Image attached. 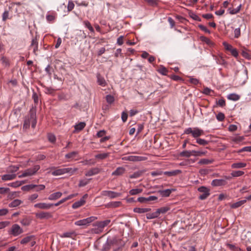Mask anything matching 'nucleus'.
<instances>
[{
  "instance_id": "bb28decb",
  "label": "nucleus",
  "mask_w": 251,
  "mask_h": 251,
  "mask_svg": "<svg viewBox=\"0 0 251 251\" xmlns=\"http://www.w3.org/2000/svg\"><path fill=\"white\" fill-rule=\"evenodd\" d=\"M125 169L123 167H118L112 173V176H120L124 173Z\"/></svg>"
},
{
  "instance_id": "423d86ee",
  "label": "nucleus",
  "mask_w": 251,
  "mask_h": 251,
  "mask_svg": "<svg viewBox=\"0 0 251 251\" xmlns=\"http://www.w3.org/2000/svg\"><path fill=\"white\" fill-rule=\"evenodd\" d=\"M23 232V229L19 225L15 224L12 225L9 233L14 236H17Z\"/></svg>"
},
{
  "instance_id": "8fccbe9b",
  "label": "nucleus",
  "mask_w": 251,
  "mask_h": 251,
  "mask_svg": "<svg viewBox=\"0 0 251 251\" xmlns=\"http://www.w3.org/2000/svg\"><path fill=\"white\" fill-rule=\"evenodd\" d=\"M78 152L76 151H74L72 152H71L70 153H68L65 155V158L67 159H70V158H73L76 156V155H77Z\"/></svg>"
},
{
  "instance_id": "603ef678",
  "label": "nucleus",
  "mask_w": 251,
  "mask_h": 251,
  "mask_svg": "<svg viewBox=\"0 0 251 251\" xmlns=\"http://www.w3.org/2000/svg\"><path fill=\"white\" fill-rule=\"evenodd\" d=\"M244 174V172L242 171H234L231 173V175L233 177H238L241 176Z\"/></svg>"
},
{
  "instance_id": "dca6fc26",
  "label": "nucleus",
  "mask_w": 251,
  "mask_h": 251,
  "mask_svg": "<svg viewBox=\"0 0 251 251\" xmlns=\"http://www.w3.org/2000/svg\"><path fill=\"white\" fill-rule=\"evenodd\" d=\"M38 43L36 37L33 38L31 41L30 48H33V53L36 55L37 54L36 52L38 50Z\"/></svg>"
},
{
  "instance_id": "774afa93",
  "label": "nucleus",
  "mask_w": 251,
  "mask_h": 251,
  "mask_svg": "<svg viewBox=\"0 0 251 251\" xmlns=\"http://www.w3.org/2000/svg\"><path fill=\"white\" fill-rule=\"evenodd\" d=\"M234 37L236 38H239V37L240 36L241 32H240V28H235L234 30Z\"/></svg>"
},
{
  "instance_id": "c03bdc74",
  "label": "nucleus",
  "mask_w": 251,
  "mask_h": 251,
  "mask_svg": "<svg viewBox=\"0 0 251 251\" xmlns=\"http://www.w3.org/2000/svg\"><path fill=\"white\" fill-rule=\"evenodd\" d=\"M213 161H214L213 159H208L203 158V159H201L199 161V164L207 165V164H209L213 163Z\"/></svg>"
},
{
  "instance_id": "6e6552de",
  "label": "nucleus",
  "mask_w": 251,
  "mask_h": 251,
  "mask_svg": "<svg viewBox=\"0 0 251 251\" xmlns=\"http://www.w3.org/2000/svg\"><path fill=\"white\" fill-rule=\"evenodd\" d=\"M101 195L104 196H107L110 199H114L121 196V193H117L112 191H103Z\"/></svg>"
},
{
  "instance_id": "7ed1b4c3",
  "label": "nucleus",
  "mask_w": 251,
  "mask_h": 251,
  "mask_svg": "<svg viewBox=\"0 0 251 251\" xmlns=\"http://www.w3.org/2000/svg\"><path fill=\"white\" fill-rule=\"evenodd\" d=\"M40 169V166L39 165H35L32 168L25 170L21 175L19 176V177L22 178L34 175Z\"/></svg>"
},
{
  "instance_id": "9b49d317",
  "label": "nucleus",
  "mask_w": 251,
  "mask_h": 251,
  "mask_svg": "<svg viewBox=\"0 0 251 251\" xmlns=\"http://www.w3.org/2000/svg\"><path fill=\"white\" fill-rule=\"evenodd\" d=\"M88 197L87 194L83 195L80 200L77 201L75 202L72 205V208L74 209L77 208L82 205H84L85 203V199Z\"/></svg>"
},
{
  "instance_id": "338daca9",
  "label": "nucleus",
  "mask_w": 251,
  "mask_h": 251,
  "mask_svg": "<svg viewBox=\"0 0 251 251\" xmlns=\"http://www.w3.org/2000/svg\"><path fill=\"white\" fill-rule=\"evenodd\" d=\"M244 139V136H238L233 138L232 139V141L233 142L238 143L242 141Z\"/></svg>"
},
{
  "instance_id": "e433bc0d",
  "label": "nucleus",
  "mask_w": 251,
  "mask_h": 251,
  "mask_svg": "<svg viewBox=\"0 0 251 251\" xmlns=\"http://www.w3.org/2000/svg\"><path fill=\"white\" fill-rule=\"evenodd\" d=\"M157 71L163 75H167L168 70L163 66H160L159 68L157 70Z\"/></svg>"
},
{
  "instance_id": "4d7b16f0",
  "label": "nucleus",
  "mask_w": 251,
  "mask_h": 251,
  "mask_svg": "<svg viewBox=\"0 0 251 251\" xmlns=\"http://www.w3.org/2000/svg\"><path fill=\"white\" fill-rule=\"evenodd\" d=\"M32 98L34 100V102L35 103V107L38 104L39 102V98L38 96L36 93H35L34 91H33Z\"/></svg>"
},
{
  "instance_id": "09e8293b",
  "label": "nucleus",
  "mask_w": 251,
  "mask_h": 251,
  "mask_svg": "<svg viewBox=\"0 0 251 251\" xmlns=\"http://www.w3.org/2000/svg\"><path fill=\"white\" fill-rule=\"evenodd\" d=\"M196 143L200 145L205 146L208 144L209 141L201 138H197Z\"/></svg>"
},
{
  "instance_id": "c756f323",
  "label": "nucleus",
  "mask_w": 251,
  "mask_h": 251,
  "mask_svg": "<svg viewBox=\"0 0 251 251\" xmlns=\"http://www.w3.org/2000/svg\"><path fill=\"white\" fill-rule=\"evenodd\" d=\"M64 174H70L71 175H73L75 172L77 171V168H63Z\"/></svg>"
},
{
  "instance_id": "72a5a7b5",
  "label": "nucleus",
  "mask_w": 251,
  "mask_h": 251,
  "mask_svg": "<svg viewBox=\"0 0 251 251\" xmlns=\"http://www.w3.org/2000/svg\"><path fill=\"white\" fill-rule=\"evenodd\" d=\"M170 210V207L169 206L161 207L160 208L157 209V211L159 216L161 214H165Z\"/></svg>"
},
{
  "instance_id": "4be33fe9",
  "label": "nucleus",
  "mask_w": 251,
  "mask_h": 251,
  "mask_svg": "<svg viewBox=\"0 0 251 251\" xmlns=\"http://www.w3.org/2000/svg\"><path fill=\"white\" fill-rule=\"evenodd\" d=\"M180 173H181V171L179 170H176L171 171H166L163 172V174L169 176H176Z\"/></svg>"
},
{
  "instance_id": "69168bd1",
  "label": "nucleus",
  "mask_w": 251,
  "mask_h": 251,
  "mask_svg": "<svg viewBox=\"0 0 251 251\" xmlns=\"http://www.w3.org/2000/svg\"><path fill=\"white\" fill-rule=\"evenodd\" d=\"M216 103L220 106L223 107L226 105V101L224 99H221L219 100L218 101H217Z\"/></svg>"
},
{
  "instance_id": "7c9ffc66",
  "label": "nucleus",
  "mask_w": 251,
  "mask_h": 251,
  "mask_svg": "<svg viewBox=\"0 0 251 251\" xmlns=\"http://www.w3.org/2000/svg\"><path fill=\"white\" fill-rule=\"evenodd\" d=\"M246 202V200H243L233 203L231 204V207L232 208H237Z\"/></svg>"
},
{
  "instance_id": "f257e3e1",
  "label": "nucleus",
  "mask_w": 251,
  "mask_h": 251,
  "mask_svg": "<svg viewBox=\"0 0 251 251\" xmlns=\"http://www.w3.org/2000/svg\"><path fill=\"white\" fill-rule=\"evenodd\" d=\"M110 223V220H106L102 221H97L93 224L95 227L93 229V230L95 233L101 232L103 231V228L108 226Z\"/></svg>"
},
{
  "instance_id": "a18cd8bd",
  "label": "nucleus",
  "mask_w": 251,
  "mask_h": 251,
  "mask_svg": "<svg viewBox=\"0 0 251 251\" xmlns=\"http://www.w3.org/2000/svg\"><path fill=\"white\" fill-rule=\"evenodd\" d=\"M51 174L53 176H59L64 174V169H58L54 170V171L51 172Z\"/></svg>"
},
{
  "instance_id": "1a4fd4ad",
  "label": "nucleus",
  "mask_w": 251,
  "mask_h": 251,
  "mask_svg": "<svg viewBox=\"0 0 251 251\" xmlns=\"http://www.w3.org/2000/svg\"><path fill=\"white\" fill-rule=\"evenodd\" d=\"M158 199V198L154 196H151L148 197H139L137 201L140 203H148L151 201H156Z\"/></svg>"
},
{
  "instance_id": "a878e982",
  "label": "nucleus",
  "mask_w": 251,
  "mask_h": 251,
  "mask_svg": "<svg viewBox=\"0 0 251 251\" xmlns=\"http://www.w3.org/2000/svg\"><path fill=\"white\" fill-rule=\"evenodd\" d=\"M27 119H29V120H32L36 119V108L32 107L29 111V117Z\"/></svg>"
},
{
  "instance_id": "20e7f679",
  "label": "nucleus",
  "mask_w": 251,
  "mask_h": 251,
  "mask_svg": "<svg viewBox=\"0 0 251 251\" xmlns=\"http://www.w3.org/2000/svg\"><path fill=\"white\" fill-rule=\"evenodd\" d=\"M110 244H112L113 251H118L121 250L125 245L124 242L120 238H114L110 240Z\"/></svg>"
},
{
  "instance_id": "a211bd4d",
  "label": "nucleus",
  "mask_w": 251,
  "mask_h": 251,
  "mask_svg": "<svg viewBox=\"0 0 251 251\" xmlns=\"http://www.w3.org/2000/svg\"><path fill=\"white\" fill-rule=\"evenodd\" d=\"M175 191V190L173 189H167L163 190H159L158 192L160 194V195L162 197H167L170 195V194H171V193L173 191Z\"/></svg>"
},
{
  "instance_id": "5fc2aeb1",
  "label": "nucleus",
  "mask_w": 251,
  "mask_h": 251,
  "mask_svg": "<svg viewBox=\"0 0 251 251\" xmlns=\"http://www.w3.org/2000/svg\"><path fill=\"white\" fill-rule=\"evenodd\" d=\"M242 56L246 58H248V59H249L251 57V53L250 51L247 50H243L242 51V53H241Z\"/></svg>"
},
{
  "instance_id": "bf43d9fd",
  "label": "nucleus",
  "mask_w": 251,
  "mask_h": 251,
  "mask_svg": "<svg viewBox=\"0 0 251 251\" xmlns=\"http://www.w3.org/2000/svg\"><path fill=\"white\" fill-rule=\"evenodd\" d=\"M216 119L220 122L223 121L225 119V116L224 113L219 112L216 115Z\"/></svg>"
},
{
  "instance_id": "c9c22d12",
  "label": "nucleus",
  "mask_w": 251,
  "mask_h": 251,
  "mask_svg": "<svg viewBox=\"0 0 251 251\" xmlns=\"http://www.w3.org/2000/svg\"><path fill=\"white\" fill-rule=\"evenodd\" d=\"M110 240H108L107 242L103 245L102 251H108L111 248H112Z\"/></svg>"
},
{
  "instance_id": "052dcab7",
  "label": "nucleus",
  "mask_w": 251,
  "mask_h": 251,
  "mask_svg": "<svg viewBox=\"0 0 251 251\" xmlns=\"http://www.w3.org/2000/svg\"><path fill=\"white\" fill-rule=\"evenodd\" d=\"M75 7V4L74 3V2L70 0L68 1V4L67 6V9L69 12L72 11Z\"/></svg>"
},
{
  "instance_id": "473e14b6",
  "label": "nucleus",
  "mask_w": 251,
  "mask_h": 251,
  "mask_svg": "<svg viewBox=\"0 0 251 251\" xmlns=\"http://www.w3.org/2000/svg\"><path fill=\"white\" fill-rule=\"evenodd\" d=\"M22 203V201L18 199H16L13 201L11 202H10L8 206L10 207H15L19 205H20Z\"/></svg>"
},
{
  "instance_id": "2f4dec72",
  "label": "nucleus",
  "mask_w": 251,
  "mask_h": 251,
  "mask_svg": "<svg viewBox=\"0 0 251 251\" xmlns=\"http://www.w3.org/2000/svg\"><path fill=\"white\" fill-rule=\"evenodd\" d=\"M227 99L229 100H233V101H237L239 100L240 97L239 95L235 94V93H232L229 94L227 97Z\"/></svg>"
},
{
  "instance_id": "aec40b11",
  "label": "nucleus",
  "mask_w": 251,
  "mask_h": 251,
  "mask_svg": "<svg viewBox=\"0 0 251 251\" xmlns=\"http://www.w3.org/2000/svg\"><path fill=\"white\" fill-rule=\"evenodd\" d=\"M62 194L61 192H55V193L50 194L49 196L48 199L50 201L56 200L60 198L62 196Z\"/></svg>"
},
{
  "instance_id": "cd10ccee",
  "label": "nucleus",
  "mask_w": 251,
  "mask_h": 251,
  "mask_svg": "<svg viewBox=\"0 0 251 251\" xmlns=\"http://www.w3.org/2000/svg\"><path fill=\"white\" fill-rule=\"evenodd\" d=\"M145 171L144 170H139L137 172H134L133 174L130 175L129 176V178H137L140 177L143 173H145Z\"/></svg>"
},
{
  "instance_id": "864d4df0",
  "label": "nucleus",
  "mask_w": 251,
  "mask_h": 251,
  "mask_svg": "<svg viewBox=\"0 0 251 251\" xmlns=\"http://www.w3.org/2000/svg\"><path fill=\"white\" fill-rule=\"evenodd\" d=\"M105 99L107 103L111 104L114 102L115 100L114 97L111 95H107L105 97Z\"/></svg>"
},
{
  "instance_id": "ddd939ff",
  "label": "nucleus",
  "mask_w": 251,
  "mask_h": 251,
  "mask_svg": "<svg viewBox=\"0 0 251 251\" xmlns=\"http://www.w3.org/2000/svg\"><path fill=\"white\" fill-rule=\"evenodd\" d=\"M53 206V203H46L43 202L38 203L34 205V207L41 209H49L52 207Z\"/></svg>"
},
{
  "instance_id": "f704fd0d",
  "label": "nucleus",
  "mask_w": 251,
  "mask_h": 251,
  "mask_svg": "<svg viewBox=\"0 0 251 251\" xmlns=\"http://www.w3.org/2000/svg\"><path fill=\"white\" fill-rule=\"evenodd\" d=\"M75 235L74 231L66 232L60 235L61 238H73Z\"/></svg>"
},
{
  "instance_id": "3c124183",
  "label": "nucleus",
  "mask_w": 251,
  "mask_h": 251,
  "mask_svg": "<svg viewBox=\"0 0 251 251\" xmlns=\"http://www.w3.org/2000/svg\"><path fill=\"white\" fill-rule=\"evenodd\" d=\"M83 24L85 25V27L89 29L90 32L93 33L94 32V29L88 21H83Z\"/></svg>"
},
{
  "instance_id": "de8ad7c7",
  "label": "nucleus",
  "mask_w": 251,
  "mask_h": 251,
  "mask_svg": "<svg viewBox=\"0 0 251 251\" xmlns=\"http://www.w3.org/2000/svg\"><path fill=\"white\" fill-rule=\"evenodd\" d=\"M58 99L59 100L66 101L68 100V96L64 93H59L58 95Z\"/></svg>"
},
{
  "instance_id": "37998d69",
  "label": "nucleus",
  "mask_w": 251,
  "mask_h": 251,
  "mask_svg": "<svg viewBox=\"0 0 251 251\" xmlns=\"http://www.w3.org/2000/svg\"><path fill=\"white\" fill-rule=\"evenodd\" d=\"M85 123L80 122L78 124L75 126V128L76 130L81 131L85 127Z\"/></svg>"
},
{
  "instance_id": "b1692460",
  "label": "nucleus",
  "mask_w": 251,
  "mask_h": 251,
  "mask_svg": "<svg viewBox=\"0 0 251 251\" xmlns=\"http://www.w3.org/2000/svg\"><path fill=\"white\" fill-rule=\"evenodd\" d=\"M243 76V78L242 80H241L242 83L243 84L245 83L248 79V71L246 69H245L243 72H241L239 74L237 75V78H239L240 76Z\"/></svg>"
},
{
  "instance_id": "0eeeda50",
  "label": "nucleus",
  "mask_w": 251,
  "mask_h": 251,
  "mask_svg": "<svg viewBox=\"0 0 251 251\" xmlns=\"http://www.w3.org/2000/svg\"><path fill=\"white\" fill-rule=\"evenodd\" d=\"M96 219V217L92 216L86 219L76 221L75 224V225L79 226H86L94 221Z\"/></svg>"
},
{
  "instance_id": "2eb2a0df",
  "label": "nucleus",
  "mask_w": 251,
  "mask_h": 251,
  "mask_svg": "<svg viewBox=\"0 0 251 251\" xmlns=\"http://www.w3.org/2000/svg\"><path fill=\"white\" fill-rule=\"evenodd\" d=\"M226 184V181L223 179H214L212 182L211 185L213 186H223L225 185Z\"/></svg>"
},
{
  "instance_id": "6e6d98bb",
  "label": "nucleus",
  "mask_w": 251,
  "mask_h": 251,
  "mask_svg": "<svg viewBox=\"0 0 251 251\" xmlns=\"http://www.w3.org/2000/svg\"><path fill=\"white\" fill-rule=\"evenodd\" d=\"M192 152H193V154H194L193 155L196 156H201L204 155L207 152L206 151H194V150H192Z\"/></svg>"
},
{
  "instance_id": "a19ab883",
  "label": "nucleus",
  "mask_w": 251,
  "mask_h": 251,
  "mask_svg": "<svg viewBox=\"0 0 251 251\" xmlns=\"http://www.w3.org/2000/svg\"><path fill=\"white\" fill-rule=\"evenodd\" d=\"M36 185L35 184H29L25 185L23 187H22L21 189L23 191H28L34 188H36Z\"/></svg>"
},
{
  "instance_id": "0e129e2a",
  "label": "nucleus",
  "mask_w": 251,
  "mask_h": 251,
  "mask_svg": "<svg viewBox=\"0 0 251 251\" xmlns=\"http://www.w3.org/2000/svg\"><path fill=\"white\" fill-rule=\"evenodd\" d=\"M121 202L120 201H114L109 203L108 205L112 207H118L121 205Z\"/></svg>"
},
{
  "instance_id": "79ce46f5",
  "label": "nucleus",
  "mask_w": 251,
  "mask_h": 251,
  "mask_svg": "<svg viewBox=\"0 0 251 251\" xmlns=\"http://www.w3.org/2000/svg\"><path fill=\"white\" fill-rule=\"evenodd\" d=\"M146 217L148 219H152L158 218L159 217V215L156 210L155 212L151 213H147L146 214Z\"/></svg>"
},
{
  "instance_id": "4468645a",
  "label": "nucleus",
  "mask_w": 251,
  "mask_h": 251,
  "mask_svg": "<svg viewBox=\"0 0 251 251\" xmlns=\"http://www.w3.org/2000/svg\"><path fill=\"white\" fill-rule=\"evenodd\" d=\"M97 83L99 85L102 87H105L107 85V82H106L104 78L101 75L100 73L97 74Z\"/></svg>"
},
{
  "instance_id": "5701e85b",
  "label": "nucleus",
  "mask_w": 251,
  "mask_h": 251,
  "mask_svg": "<svg viewBox=\"0 0 251 251\" xmlns=\"http://www.w3.org/2000/svg\"><path fill=\"white\" fill-rule=\"evenodd\" d=\"M16 177V174H5L1 176V179L3 181L14 179Z\"/></svg>"
},
{
  "instance_id": "49530a36",
  "label": "nucleus",
  "mask_w": 251,
  "mask_h": 251,
  "mask_svg": "<svg viewBox=\"0 0 251 251\" xmlns=\"http://www.w3.org/2000/svg\"><path fill=\"white\" fill-rule=\"evenodd\" d=\"M142 191H143V190L142 189H139V188L133 189L130 190L129 191V194L130 195H137V194H139L142 193Z\"/></svg>"
},
{
  "instance_id": "c85d7f7f",
  "label": "nucleus",
  "mask_w": 251,
  "mask_h": 251,
  "mask_svg": "<svg viewBox=\"0 0 251 251\" xmlns=\"http://www.w3.org/2000/svg\"><path fill=\"white\" fill-rule=\"evenodd\" d=\"M193 152L192 151H181L179 153V155L181 157H189L192 155H193Z\"/></svg>"
},
{
  "instance_id": "4c0bfd02",
  "label": "nucleus",
  "mask_w": 251,
  "mask_h": 251,
  "mask_svg": "<svg viewBox=\"0 0 251 251\" xmlns=\"http://www.w3.org/2000/svg\"><path fill=\"white\" fill-rule=\"evenodd\" d=\"M246 163L243 162H237L233 163L231 165V168L233 169L235 168H242L246 166Z\"/></svg>"
},
{
  "instance_id": "393cba45",
  "label": "nucleus",
  "mask_w": 251,
  "mask_h": 251,
  "mask_svg": "<svg viewBox=\"0 0 251 251\" xmlns=\"http://www.w3.org/2000/svg\"><path fill=\"white\" fill-rule=\"evenodd\" d=\"M77 194H72V195H70L69 196H68L67 197L65 198H64V199H62V200H61L60 201H59L58 202H57V203H54L53 204V206H57L58 205H59L60 204L63 203V202H64L65 201H66L68 200H70V199H71L72 198H74L75 196H76Z\"/></svg>"
},
{
  "instance_id": "13d9d810",
  "label": "nucleus",
  "mask_w": 251,
  "mask_h": 251,
  "mask_svg": "<svg viewBox=\"0 0 251 251\" xmlns=\"http://www.w3.org/2000/svg\"><path fill=\"white\" fill-rule=\"evenodd\" d=\"M48 139L49 141L52 143H54L56 141V137L55 135L52 133H49L48 134Z\"/></svg>"
},
{
  "instance_id": "9d476101",
  "label": "nucleus",
  "mask_w": 251,
  "mask_h": 251,
  "mask_svg": "<svg viewBox=\"0 0 251 251\" xmlns=\"http://www.w3.org/2000/svg\"><path fill=\"white\" fill-rule=\"evenodd\" d=\"M125 160H128L129 161L133 162H139L145 161L147 159V157L145 156H128L125 157Z\"/></svg>"
},
{
  "instance_id": "ea45409f",
  "label": "nucleus",
  "mask_w": 251,
  "mask_h": 251,
  "mask_svg": "<svg viewBox=\"0 0 251 251\" xmlns=\"http://www.w3.org/2000/svg\"><path fill=\"white\" fill-rule=\"evenodd\" d=\"M110 153L107 152V153H100L96 154L95 157L97 159L102 160L104 159H105L107 157L109 156Z\"/></svg>"
},
{
  "instance_id": "39448f33",
  "label": "nucleus",
  "mask_w": 251,
  "mask_h": 251,
  "mask_svg": "<svg viewBox=\"0 0 251 251\" xmlns=\"http://www.w3.org/2000/svg\"><path fill=\"white\" fill-rule=\"evenodd\" d=\"M198 191L201 193V194H200L199 196V199L201 200H205L210 195V189L204 186L199 187Z\"/></svg>"
},
{
  "instance_id": "412c9836",
  "label": "nucleus",
  "mask_w": 251,
  "mask_h": 251,
  "mask_svg": "<svg viewBox=\"0 0 251 251\" xmlns=\"http://www.w3.org/2000/svg\"><path fill=\"white\" fill-rule=\"evenodd\" d=\"M35 238V236L33 235H31L29 236H27L24 238H23L21 241L20 243L21 244H26L28 242H30V241H31L32 239H34Z\"/></svg>"
},
{
  "instance_id": "f03ea898",
  "label": "nucleus",
  "mask_w": 251,
  "mask_h": 251,
  "mask_svg": "<svg viewBox=\"0 0 251 251\" xmlns=\"http://www.w3.org/2000/svg\"><path fill=\"white\" fill-rule=\"evenodd\" d=\"M184 134H191L193 137L196 138H199V137L204 134V131L203 130L200 129L198 127H188L184 131Z\"/></svg>"
},
{
  "instance_id": "680f3d73",
  "label": "nucleus",
  "mask_w": 251,
  "mask_h": 251,
  "mask_svg": "<svg viewBox=\"0 0 251 251\" xmlns=\"http://www.w3.org/2000/svg\"><path fill=\"white\" fill-rule=\"evenodd\" d=\"M19 169V167L18 166H10L9 167V171L12 173L17 172Z\"/></svg>"
},
{
  "instance_id": "58836bf2",
  "label": "nucleus",
  "mask_w": 251,
  "mask_h": 251,
  "mask_svg": "<svg viewBox=\"0 0 251 251\" xmlns=\"http://www.w3.org/2000/svg\"><path fill=\"white\" fill-rule=\"evenodd\" d=\"M91 179V178H90V179L84 178V179L80 180L79 181V183L78 184V187H84V186H86V185H87L89 183V181Z\"/></svg>"
},
{
  "instance_id": "6ab92c4d",
  "label": "nucleus",
  "mask_w": 251,
  "mask_h": 251,
  "mask_svg": "<svg viewBox=\"0 0 251 251\" xmlns=\"http://www.w3.org/2000/svg\"><path fill=\"white\" fill-rule=\"evenodd\" d=\"M151 210L150 208L135 207L133 209V212L139 214L145 213Z\"/></svg>"
},
{
  "instance_id": "e2e57ef3",
  "label": "nucleus",
  "mask_w": 251,
  "mask_h": 251,
  "mask_svg": "<svg viewBox=\"0 0 251 251\" xmlns=\"http://www.w3.org/2000/svg\"><path fill=\"white\" fill-rule=\"evenodd\" d=\"M30 121L29 119H25L24 121V125H23V128H25V129L28 128L30 126Z\"/></svg>"
},
{
  "instance_id": "f8f14e48",
  "label": "nucleus",
  "mask_w": 251,
  "mask_h": 251,
  "mask_svg": "<svg viewBox=\"0 0 251 251\" xmlns=\"http://www.w3.org/2000/svg\"><path fill=\"white\" fill-rule=\"evenodd\" d=\"M37 218L40 219H48L52 217V215L48 212H40L36 214Z\"/></svg>"
},
{
  "instance_id": "f3484780",
  "label": "nucleus",
  "mask_w": 251,
  "mask_h": 251,
  "mask_svg": "<svg viewBox=\"0 0 251 251\" xmlns=\"http://www.w3.org/2000/svg\"><path fill=\"white\" fill-rule=\"evenodd\" d=\"M100 172V169L98 168H93L87 171L85 173V176H92L97 175Z\"/></svg>"
}]
</instances>
